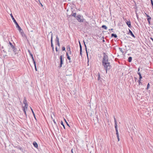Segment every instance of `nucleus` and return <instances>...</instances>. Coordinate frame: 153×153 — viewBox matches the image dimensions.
I'll use <instances>...</instances> for the list:
<instances>
[{"label": "nucleus", "mask_w": 153, "mask_h": 153, "mask_svg": "<svg viewBox=\"0 0 153 153\" xmlns=\"http://www.w3.org/2000/svg\"><path fill=\"white\" fill-rule=\"evenodd\" d=\"M102 64L105 69L106 73L107 70L110 68V63L108 62V58L107 55H104L103 58Z\"/></svg>", "instance_id": "nucleus-1"}, {"label": "nucleus", "mask_w": 153, "mask_h": 153, "mask_svg": "<svg viewBox=\"0 0 153 153\" xmlns=\"http://www.w3.org/2000/svg\"><path fill=\"white\" fill-rule=\"evenodd\" d=\"M10 16H11V17L12 19H13V22L15 23V24L16 25V27L17 28H18V29H19V30H22V29H21V27L18 24V23L16 21L15 19L13 17V15H12V14H10Z\"/></svg>", "instance_id": "nucleus-2"}, {"label": "nucleus", "mask_w": 153, "mask_h": 153, "mask_svg": "<svg viewBox=\"0 0 153 153\" xmlns=\"http://www.w3.org/2000/svg\"><path fill=\"white\" fill-rule=\"evenodd\" d=\"M28 107V105H25L24 106L22 107V109L24 112V113L27 116L26 111L27 110Z\"/></svg>", "instance_id": "nucleus-3"}, {"label": "nucleus", "mask_w": 153, "mask_h": 153, "mask_svg": "<svg viewBox=\"0 0 153 153\" xmlns=\"http://www.w3.org/2000/svg\"><path fill=\"white\" fill-rule=\"evenodd\" d=\"M66 56H67V59L69 60H71V58L69 56V55H72V53L71 51H68L66 53Z\"/></svg>", "instance_id": "nucleus-4"}, {"label": "nucleus", "mask_w": 153, "mask_h": 153, "mask_svg": "<svg viewBox=\"0 0 153 153\" xmlns=\"http://www.w3.org/2000/svg\"><path fill=\"white\" fill-rule=\"evenodd\" d=\"M114 120L115 123V128L116 131V133L118 132L117 128V121L115 117H114Z\"/></svg>", "instance_id": "nucleus-5"}, {"label": "nucleus", "mask_w": 153, "mask_h": 153, "mask_svg": "<svg viewBox=\"0 0 153 153\" xmlns=\"http://www.w3.org/2000/svg\"><path fill=\"white\" fill-rule=\"evenodd\" d=\"M76 19L78 20V21L80 22H82V20L81 19V16H76Z\"/></svg>", "instance_id": "nucleus-6"}, {"label": "nucleus", "mask_w": 153, "mask_h": 153, "mask_svg": "<svg viewBox=\"0 0 153 153\" xmlns=\"http://www.w3.org/2000/svg\"><path fill=\"white\" fill-rule=\"evenodd\" d=\"M56 41L57 42V45L59 47H60V44L59 42V38L58 37V36H56Z\"/></svg>", "instance_id": "nucleus-7"}, {"label": "nucleus", "mask_w": 153, "mask_h": 153, "mask_svg": "<svg viewBox=\"0 0 153 153\" xmlns=\"http://www.w3.org/2000/svg\"><path fill=\"white\" fill-rule=\"evenodd\" d=\"M126 24L128 26V27L130 28L131 27V23L130 21L126 22Z\"/></svg>", "instance_id": "nucleus-8"}, {"label": "nucleus", "mask_w": 153, "mask_h": 153, "mask_svg": "<svg viewBox=\"0 0 153 153\" xmlns=\"http://www.w3.org/2000/svg\"><path fill=\"white\" fill-rule=\"evenodd\" d=\"M33 144L34 146L35 147H36L37 149L38 148V145L36 142H35V141L34 142H33Z\"/></svg>", "instance_id": "nucleus-9"}, {"label": "nucleus", "mask_w": 153, "mask_h": 153, "mask_svg": "<svg viewBox=\"0 0 153 153\" xmlns=\"http://www.w3.org/2000/svg\"><path fill=\"white\" fill-rule=\"evenodd\" d=\"M60 67H62V65L63 63V61L62 60V56H61L60 57Z\"/></svg>", "instance_id": "nucleus-10"}, {"label": "nucleus", "mask_w": 153, "mask_h": 153, "mask_svg": "<svg viewBox=\"0 0 153 153\" xmlns=\"http://www.w3.org/2000/svg\"><path fill=\"white\" fill-rule=\"evenodd\" d=\"M129 32L132 37H135L134 35L133 34L132 32L130 29H129Z\"/></svg>", "instance_id": "nucleus-11"}, {"label": "nucleus", "mask_w": 153, "mask_h": 153, "mask_svg": "<svg viewBox=\"0 0 153 153\" xmlns=\"http://www.w3.org/2000/svg\"><path fill=\"white\" fill-rule=\"evenodd\" d=\"M51 46L52 48H53V40H52V37L51 36Z\"/></svg>", "instance_id": "nucleus-12"}, {"label": "nucleus", "mask_w": 153, "mask_h": 153, "mask_svg": "<svg viewBox=\"0 0 153 153\" xmlns=\"http://www.w3.org/2000/svg\"><path fill=\"white\" fill-rule=\"evenodd\" d=\"M31 56H32V59H33V64H34V66H36V62L33 58V55H31Z\"/></svg>", "instance_id": "nucleus-13"}, {"label": "nucleus", "mask_w": 153, "mask_h": 153, "mask_svg": "<svg viewBox=\"0 0 153 153\" xmlns=\"http://www.w3.org/2000/svg\"><path fill=\"white\" fill-rule=\"evenodd\" d=\"M23 102L24 104L25 105H27V101L25 98L24 99L23 101Z\"/></svg>", "instance_id": "nucleus-14"}, {"label": "nucleus", "mask_w": 153, "mask_h": 153, "mask_svg": "<svg viewBox=\"0 0 153 153\" xmlns=\"http://www.w3.org/2000/svg\"><path fill=\"white\" fill-rule=\"evenodd\" d=\"M79 46H80V55L82 56V47L81 45V44H80V43L79 42Z\"/></svg>", "instance_id": "nucleus-15"}, {"label": "nucleus", "mask_w": 153, "mask_h": 153, "mask_svg": "<svg viewBox=\"0 0 153 153\" xmlns=\"http://www.w3.org/2000/svg\"><path fill=\"white\" fill-rule=\"evenodd\" d=\"M145 14L146 15V16L148 17L147 20H151V17L146 13H145Z\"/></svg>", "instance_id": "nucleus-16"}, {"label": "nucleus", "mask_w": 153, "mask_h": 153, "mask_svg": "<svg viewBox=\"0 0 153 153\" xmlns=\"http://www.w3.org/2000/svg\"><path fill=\"white\" fill-rule=\"evenodd\" d=\"M66 49L67 51H70L71 49L70 48V47L69 45H68L66 47Z\"/></svg>", "instance_id": "nucleus-17"}, {"label": "nucleus", "mask_w": 153, "mask_h": 153, "mask_svg": "<svg viewBox=\"0 0 153 153\" xmlns=\"http://www.w3.org/2000/svg\"><path fill=\"white\" fill-rule=\"evenodd\" d=\"M132 60V58L131 57H129L128 58V61L129 62H131Z\"/></svg>", "instance_id": "nucleus-18"}, {"label": "nucleus", "mask_w": 153, "mask_h": 153, "mask_svg": "<svg viewBox=\"0 0 153 153\" xmlns=\"http://www.w3.org/2000/svg\"><path fill=\"white\" fill-rule=\"evenodd\" d=\"M9 44L11 47L13 49L14 48V47L13 45H12V44L10 42H9Z\"/></svg>", "instance_id": "nucleus-19"}, {"label": "nucleus", "mask_w": 153, "mask_h": 153, "mask_svg": "<svg viewBox=\"0 0 153 153\" xmlns=\"http://www.w3.org/2000/svg\"><path fill=\"white\" fill-rule=\"evenodd\" d=\"M111 36L112 37H114V38H117V35L116 34H114V33H112L111 34Z\"/></svg>", "instance_id": "nucleus-20"}, {"label": "nucleus", "mask_w": 153, "mask_h": 153, "mask_svg": "<svg viewBox=\"0 0 153 153\" xmlns=\"http://www.w3.org/2000/svg\"><path fill=\"white\" fill-rule=\"evenodd\" d=\"M102 27L104 28L105 30H106L107 29V27L105 25H102Z\"/></svg>", "instance_id": "nucleus-21"}, {"label": "nucleus", "mask_w": 153, "mask_h": 153, "mask_svg": "<svg viewBox=\"0 0 153 153\" xmlns=\"http://www.w3.org/2000/svg\"><path fill=\"white\" fill-rule=\"evenodd\" d=\"M141 81V80H138L137 81V82H138L139 83V85H140V84L141 85H142V83L140 81Z\"/></svg>", "instance_id": "nucleus-22"}, {"label": "nucleus", "mask_w": 153, "mask_h": 153, "mask_svg": "<svg viewBox=\"0 0 153 153\" xmlns=\"http://www.w3.org/2000/svg\"><path fill=\"white\" fill-rule=\"evenodd\" d=\"M61 124L63 126L64 128V129H65V126L63 124V123L62 122V121H61Z\"/></svg>", "instance_id": "nucleus-23"}, {"label": "nucleus", "mask_w": 153, "mask_h": 153, "mask_svg": "<svg viewBox=\"0 0 153 153\" xmlns=\"http://www.w3.org/2000/svg\"><path fill=\"white\" fill-rule=\"evenodd\" d=\"M30 109H31V110L32 111V113L33 114V115H34V117H35V115L34 113V112H33L32 109V108L31 107H30Z\"/></svg>", "instance_id": "nucleus-24"}, {"label": "nucleus", "mask_w": 153, "mask_h": 153, "mask_svg": "<svg viewBox=\"0 0 153 153\" xmlns=\"http://www.w3.org/2000/svg\"><path fill=\"white\" fill-rule=\"evenodd\" d=\"M51 118L53 120V122L55 124H56V121H55V120L54 119H53V118L51 117Z\"/></svg>", "instance_id": "nucleus-25"}, {"label": "nucleus", "mask_w": 153, "mask_h": 153, "mask_svg": "<svg viewBox=\"0 0 153 153\" xmlns=\"http://www.w3.org/2000/svg\"><path fill=\"white\" fill-rule=\"evenodd\" d=\"M72 16H73L74 17L76 16V13H74L72 14H71Z\"/></svg>", "instance_id": "nucleus-26"}, {"label": "nucleus", "mask_w": 153, "mask_h": 153, "mask_svg": "<svg viewBox=\"0 0 153 153\" xmlns=\"http://www.w3.org/2000/svg\"><path fill=\"white\" fill-rule=\"evenodd\" d=\"M86 53H87V58H88V65H89V64H88L89 60H88V52H87V51Z\"/></svg>", "instance_id": "nucleus-27"}, {"label": "nucleus", "mask_w": 153, "mask_h": 153, "mask_svg": "<svg viewBox=\"0 0 153 153\" xmlns=\"http://www.w3.org/2000/svg\"><path fill=\"white\" fill-rule=\"evenodd\" d=\"M142 78V77L141 76V75L139 76V80H141Z\"/></svg>", "instance_id": "nucleus-28"}, {"label": "nucleus", "mask_w": 153, "mask_h": 153, "mask_svg": "<svg viewBox=\"0 0 153 153\" xmlns=\"http://www.w3.org/2000/svg\"><path fill=\"white\" fill-rule=\"evenodd\" d=\"M62 50L64 51H65V47H62Z\"/></svg>", "instance_id": "nucleus-29"}, {"label": "nucleus", "mask_w": 153, "mask_h": 153, "mask_svg": "<svg viewBox=\"0 0 153 153\" xmlns=\"http://www.w3.org/2000/svg\"><path fill=\"white\" fill-rule=\"evenodd\" d=\"M149 83L148 85H147V89H148L149 88Z\"/></svg>", "instance_id": "nucleus-30"}, {"label": "nucleus", "mask_w": 153, "mask_h": 153, "mask_svg": "<svg viewBox=\"0 0 153 153\" xmlns=\"http://www.w3.org/2000/svg\"><path fill=\"white\" fill-rule=\"evenodd\" d=\"M83 42H84V45H85V49L86 50V45H85V42L84 41H83Z\"/></svg>", "instance_id": "nucleus-31"}, {"label": "nucleus", "mask_w": 153, "mask_h": 153, "mask_svg": "<svg viewBox=\"0 0 153 153\" xmlns=\"http://www.w3.org/2000/svg\"><path fill=\"white\" fill-rule=\"evenodd\" d=\"M148 20L149 24V25H150V20Z\"/></svg>", "instance_id": "nucleus-32"}, {"label": "nucleus", "mask_w": 153, "mask_h": 153, "mask_svg": "<svg viewBox=\"0 0 153 153\" xmlns=\"http://www.w3.org/2000/svg\"><path fill=\"white\" fill-rule=\"evenodd\" d=\"M64 120H65V122L68 125V126H69L68 125V123L66 121V120H65V119H64Z\"/></svg>", "instance_id": "nucleus-33"}, {"label": "nucleus", "mask_w": 153, "mask_h": 153, "mask_svg": "<svg viewBox=\"0 0 153 153\" xmlns=\"http://www.w3.org/2000/svg\"><path fill=\"white\" fill-rule=\"evenodd\" d=\"M35 66V70L36 71H37V69L36 65V66Z\"/></svg>", "instance_id": "nucleus-34"}, {"label": "nucleus", "mask_w": 153, "mask_h": 153, "mask_svg": "<svg viewBox=\"0 0 153 153\" xmlns=\"http://www.w3.org/2000/svg\"><path fill=\"white\" fill-rule=\"evenodd\" d=\"M137 74L139 75V76L141 75V74L140 72H138Z\"/></svg>", "instance_id": "nucleus-35"}, {"label": "nucleus", "mask_w": 153, "mask_h": 153, "mask_svg": "<svg viewBox=\"0 0 153 153\" xmlns=\"http://www.w3.org/2000/svg\"><path fill=\"white\" fill-rule=\"evenodd\" d=\"M56 49V51H57H57H58V49H57V47H56V49Z\"/></svg>", "instance_id": "nucleus-36"}, {"label": "nucleus", "mask_w": 153, "mask_h": 153, "mask_svg": "<svg viewBox=\"0 0 153 153\" xmlns=\"http://www.w3.org/2000/svg\"><path fill=\"white\" fill-rule=\"evenodd\" d=\"M120 51L121 52H123V50H122V48H120Z\"/></svg>", "instance_id": "nucleus-37"}, {"label": "nucleus", "mask_w": 153, "mask_h": 153, "mask_svg": "<svg viewBox=\"0 0 153 153\" xmlns=\"http://www.w3.org/2000/svg\"><path fill=\"white\" fill-rule=\"evenodd\" d=\"M151 4L152 5V6H153V1H152L151 2Z\"/></svg>", "instance_id": "nucleus-38"}, {"label": "nucleus", "mask_w": 153, "mask_h": 153, "mask_svg": "<svg viewBox=\"0 0 153 153\" xmlns=\"http://www.w3.org/2000/svg\"><path fill=\"white\" fill-rule=\"evenodd\" d=\"M116 134L117 135H119L118 132L116 133Z\"/></svg>", "instance_id": "nucleus-39"}, {"label": "nucleus", "mask_w": 153, "mask_h": 153, "mask_svg": "<svg viewBox=\"0 0 153 153\" xmlns=\"http://www.w3.org/2000/svg\"><path fill=\"white\" fill-rule=\"evenodd\" d=\"M117 139H118V141H120V138H119V137L118 138H117Z\"/></svg>", "instance_id": "nucleus-40"}, {"label": "nucleus", "mask_w": 153, "mask_h": 153, "mask_svg": "<svg viewBox=\"0 0 153 153\" xmlns=\"http://www.w3.org/2000/svg\"><path fill=\"white\" fill-rule=\"evenodd\" d=\"M117 138H118L119 137V135H117Z\"/></svg>", "instance_id": "nucleus-41"}, {"label": "nucleus", "mask_w": 153, "mask_h": 153, "mask_svg": "<svg viewBox=\"0 0 153 153\" xmlns=\"http://www.w3.org/2000/svg\"><path fill=\"white\" fill-rule=\"evenodd\" d=\"M71 151L72 153H73V149H71Z\"/></svg>", "instance_id": "nucleus-42"}, {"label": "nucleus", "mask_w": 153, "mask_h": 153, "mask_svg": "<svg viewBox=\"0 0 153 153\" xmlns=\"http://www.w3.org/2000/svg\"><path fill=\"white\" fill-rule=\"evenodd\" d=\"M41 4V5L42 7H43V5L41 4V3H40Z\"/></svg>", "instance_id": "nucleus-43"}, {"label": "nucleus", "mask_w": 153, "mask_h": 153, "mask_svg": "<svg viewBox=\"0 0 153 153\" xmlns=\"http://www.w3.org/2000/svg\"><path fill=\"white\" fill-rule=\"evenodd\" d=\"M100 77V76H99L98 77V80L99 79Z\"/></svg>", "instance_id": "nucleus-44"}, {"label": "nucleus", "mask_w": 153, "mask_h": 153, "mask_svg": "<svg viewBox=\"0 0 153 153\" xmlns=\"http://www.w3.org/2000/svg\"><path fill=\"white\" fill-rule=\"evenodd\" d=\"M140 71V68H139L138 69V71Z\"/></svg>", "instance_id": "nucleus-45"}, {"label": "nucleus", "mask_w": 153, "mask_h": 153, "mask_svg": "<svg viewBox=\"0 0 153 153\" xmlns=\"http://www.w3.org/2000/svg\"><path fill=\"white\" fill-rule=\"evenodd\" d=\"M113 30V29H109V30Z\"/></svg>", "instance_id": "nucleus-46"}, {"label": "nucleus", "mask_w": 153, "mask_h": 153, "mask_svg": "<svg viewBox=\"0 0 153 153\" xmlns=\"http://www.w3.org/2000/svg\"><path fill=\"white\" fill-rule=\"evenodd\" d=\"M53 51H54V47H53V48H52Z\"/></svg>", "instance_id": "nucleus-47"}, {"label": "nucleus", "mask_w": 153, "mask_h": 153, "mask_svg": "<svg viewBox=\"0 0 153 153\" xmlns=\"http://www.w3.org/2000/svg\"><path fill=\"white\" fill-rule=\"evenodd\" d=\"M151 0V2L153 1L152 0Z\"/></svg>", "instance_id": "nucleus-48"}]
</instances>
